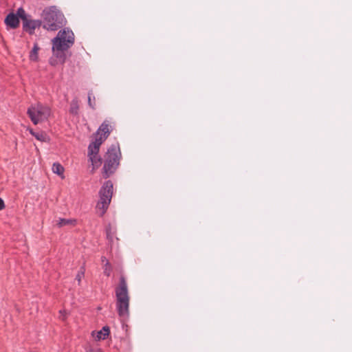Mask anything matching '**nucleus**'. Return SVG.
Segmentation results:
<instances>
[{"label":"nucleus","instance_id":"1","mask_svg":"<svg viewBox=\"0 0 352 352\" xmlns=\"http://www.w3.org/2000/svg\"><path fill=\"white\" fill-rule=\"evenodd\" d=\"M116 308L118 314L122 319L129 316V295L125 278L121 276L118 286L116 288Z\"/></svg>","mask_w":352,"mask_h":352},{"label":"nucleus","instance_id":"2","mask_svg":"<svg viewBox=\"0 0 352 352\" xmlns=\"http://www.w3.org/2000/svg\"><path fill=\"white\" fill-rule=\"evenodd\" d=\"M121 153L118 145L113 144L107 150L104 155V162L102 168L104 178H108L118 168L120 164Z\"/></svg>","mask_w":352,"mask_h":352},{"label":"nucleus","instance_id":"3","mask_svg":"<svg viewBox=\"0 0 352 352\" xmlns=\"http://www.w3.org/2000/svg\"><path fill=\"white\" fill-rule=\"evenodd\" d=\"M64 16L54 7L45 9L43 12V28L47 30L55 31L64 25Z\"/></svg>","mask_w":352,"mask_h":352},{"label":"nucleus","instance_id":"4","mask_svg":"<svg viewBox=\"0 0 352 352\" xmlns=\"http://www.w3.org/2000/svg\"><path fill=\"white\" fill-rule=\"evenodd\" d=\"M113 195V184L108 180L104 183L99 191L100 200L96 205V210L100 216H103L108 209Z\"/></svg>","mask_w":352,"mask_h":352},{"label":"nucleus","instance_id":"5","mask_svg":"<svg viewBox=\"0 0 352 352\" xmlns=\"http://www.w3.org/2000/svg\"><path fill=\"white\" fill-rule=\"evenodd\" d=\"M27 113L33 124L36 125L50 117L51 109L38 102L34 105H31L28 109Z\"/></svg>","mask_w":352,"mask_h":352},{"label":"nucleus","instance_id":"6","mask_svg":"<svg viewBox=\"0 0 352 352\" xmlns=\"http://www.w3.org/2000/svg\"><path fill=\"white\" fill-rule=\"evenodd\" d=\"M74 43V34L68 28H64L58 32L57 36L52 39L54 49L68 50Z\"/></svg>","mask_w":352,"mask_h":352},{"label":"nucleus","instance_id":"7","mask_svg":"<svg viewBox=\"0 0 352 352\" xmlns=\"http://www.w3.org/2000/svg\"><path fill=\"white\" fill-rule=\"evenodd\" d=\"M101 140H95L88 146V157L94 169L102 164V159L98 155Z\"/></svg>","mask_w":352,"mask_h":352},{"label":"nucleus","instance_id":"8","mask_svg":"<svg viewBox=\"0 0 352 352\" xmlns=\"http://www.w3.org/2000/svg\"><path fill=\"white\" fill-rule=\"evenodd\" d=\"M110 126L104 122L96 132L95 140H101V144L107 138L110 134Z\"/></svg>","mask_w":352,"mask_h":352},{"label":"nucleus","instance_id":"9","mask_svg":"<svg viewBox=\"0 0 352 352\" xmlns=\"http://www.w3.org/2000/svg\"><path fill=\"white\" fill-rule=\"evenodd\" d=\"M23 29L28 31L30 34H32L34 30L41 25L42 21L39 20H30L27 19L23 22Z\"/></svg>","mask_w":352,"mask_h":352},{"label":"nucleus","instance_id":"10","mask_svg":"<svg viewBox=\"0 0 352 352\" xmlns=\"http://www.w3.org/2000/svg\"><path fill=\"white\" fill-rule=\"evenodd\" d=\"M5 23L12 28H16L19 25V19L16 15L10 13L6 16Z\"/></svg>","mask_w":352,"mask_h":352},{"label":"nucleus","instance_id":"11","mask_svg":"<svg viewBox=\"0 0 352 352\" xmlns=\"http://www.w3.org/2000/svg\"><path fill=\"white\" fill-rule=\"evenodd\" d=\"M52 50L54 52V55L58 60L60 64H63L66 59V55L65 54V51H66L67 50L54 49V45H53Z\"/></svg>","mask_w":352,"mask_h":352},{"label":"nucleus","instance_id":"12","mask_svg":"<svg viewBox=\"0 0 352 352\" xmlns=\"http://www.w3.org/2000/svg\"><path fill=\"white\" fill-rule=\"evenodd\" d=\"M79 109L78 100L77 98H74L70 103L69 112L73 115H78Z\"/></svg>","mask_w":352,"mask_h":352},{"label":"nucleus","instance_id":"13","mask_svg":"<svg viewBox=\"0 0 352 352\" xmlns=\"http://www.w3.org/2000/svg\"><path fill=\"white\" fill-rule=\"evenodd\" d=\"M109 334V328L107 326L102 327V329L97 332L96 338L98 340H104Z\"/></svg>","mask_w":352,"mask_h":352},{"label":"nucleus","instance_id":"14","mask_svg":"<svg viewBox=\"0 0 352 352\" xmlns=\"http://www.w3.org/2000/svg\"><path fill=\"white\" fill-rule=\"evenodd\" d=\"M39 50V47L37 43H34V47L32 51L30 53V59L33 61H36L38 60V52Z\"/></svg>","mask_w":352,"mask_h":352},{"label":"nucleus","instance_id":"15","mask_svg":"<svg viewBox=\"0 0 352 352\" xmlns=\"http://www.w3.org/2000/svg\"><path fill=\"white\" fill-rule=\"evenodd\" d=\"M52 171L54 173L57 174L58 175L62 176L64 173V168L59 163H54V164L52 166Z\"/></svg>","mask_w":352,"mask_h":352},{"label":"nucleus","instance_id":"16","mask_svg":"<svg viewBox=\"0 0 352 352\" xmlns=\"http://www.w3.org/2000/svg\"><path fill=\"white\" fill-rule=\"evenodd\" d=\"M34 137L41 142H47L48 140L47 135L43 132L35 133Z\"/></svg>","mask_w":352,"mask_h":352},{"label":"nucleus","instance_id":"17","mask_svg":"<svg viewBox=\"0 0 352 352\" xmlns=\"http://www.w3.org/2000/svg\"><path fill=\"white\" fill-rule=\"evenodd\" d=\"M76 221L73 219H59L57 224L59 227H62L66 225L73 224Z\"/></svg>","mask_w":352,"mask_h":352},{"label":"nucleus","instance_id":"18","mask_svg":"<svg viewBox=\"0 0 352 352\" xmlns=\"http://www.w3.org/2000/svg\"><path fill=\"white\" fill-rule=\"evenodd\" d=\"M103 269H104V274L107 276H109L111 275V273L112 271V267H111L110 263L108 261H107V262L104 263Z\"/></svg>","mask_w":352,"mask_h":352},{"label":"nucleus","instance_id":"19","mask_svg":"<svg viewBox=\"0 0 352 352\" xmlns=\"http://www.w3.org/2000/svg\"><path fill=\"white\" fill-rule=\"evenodd\" d=\"M16 15L19 19H21L23 22L28 19L25 11L22 8H20L17 10Z\"/></svg>","mask_w":352,"mask_h":352},{"label":"nucleus","instance_id":"20","mask_svg":"<svg viewBox=\"0 0 352 352\" xmlns=\"http://www.w3.org/2000/svg\"><path fill=\"white\" fill-rule=\"evenodd\" d=\"M88 104L92 109H95V97L91 92L88 94Z\"/></svg>","mask_w":352,"mask_h":352},{"label":"nucleus","instance_id":"21","mask_svg":"<svg viewBox=\"0 0 352 352\" xmlns=\"http://www.w3.org/2000/svg\"><path fill=\"white\" fill-rule=\"evenodd\" d=\"M85 274V267L82 266L81 267L80 271L78 272L76 279L78 280V284L80 283L82 278L84 277Z\"/></svg>","mask_w":352,"mask_h":352},{"label":"nucleus","instance_id":"22","mask_svg":"<svg viewBox=\"0 0 352 352\" xmlns=\"http://www.w3.org/2000/svg\"><path fill=\"white\" fill-rule=\"evenodd\" d=\"M67 316V313L65 310L59 311V318L62 320H65Z\"/></svg>","mask_w":352,"mask_h":352},{"label":"nucleus","instance_id":"23","mask_svg":"<svg viewBox=\"0 0 352 352\" xmlns=\"http://www.w3.org/2000/svg\"><path fill=\"white\" fill-rule=\"evenodd\" d=\"M50 63L53 65V66H55L56 65H58L59 63L58 60L56 58H53L52 57L50 59Z\"/></svg>","mask_w":352,"mask_h":352},{"label":"nucleus","instance_id":"24","mask_svg":"<svg viewBox=\"0 0 352 352\" xmlns=\"http://www.w3.org/2000/svg\"><path fill=\"white\" fill-rule=\"evenodd\" d=\"M5 207L4 202L1 198H0V210L3 209Z\"/></svg>","mask_w":352,"mask_h":352},{"label":"nucleus","instance_id":"25","mask_svg":"<svg viewBox=\"0 0 352 352\" xmlns=\"http://www.w3.org/2000/svg\"><path fill=\"white\" fill-rule=\"evenodd\" d=\"M87 352H102L100 349H90Z\"/></svg>","mask_w":352,"mask_h":352},{"label":"nucleus","instance_id":"26","mask_svg":"<svg viewBox=\"0 0 352 352\" xmlns=\"http://www.w3.org/2000/svg\"><path fill=\"white\" fill-rule=\"evenodd\" d=\"M29 131H30V134H31V135H32L33 136L34 135V134H35V133H36V132H34V131H33V129H29Z\"/></svg>","mask_w":352,"mask_h":352},{"label":"nucleus","instance_id":"27","mask_svg":"<svg viewBox=\"0 0 352 352\" xmlns=\"http://www.w3.org/2000/svg\"><path fill=\"white\" fill-rule=\"evenodd\" d=\"M107 260L106 259V258H105L104 256L102 257V261L103 263H104V262H105V263H106V262H107Z\"/></svg>","mask_w":352,"mask_h":352},{"label":"nucleus","instance_id":"28","mask_svg":"<svg viewBox=\"0 0 352 352\" xmlns=\"http://www.w3.org/2000/svg\"><path fill=\"white\" fill-rule=\"evenodd\" d=\"M107 236L108 238L110 237V233H109V230H107Z\"/></svg>","mask_w":352,"mask_h":352}]
</instances>
